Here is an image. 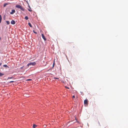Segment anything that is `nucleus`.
<instances>
[{"instance_id": "obj_1", "label": "nucleus", "mask_w": 128, "mask_h": 128, "mask_svg": "<svg viewBox=\"0 0 128 128\" xmlns=\"http://www.w3.org/2000/svg\"><path fill=\"white\" fill-rule=\"evenodd\" d=\"M36 63L35 62H30L27 65V66H29L30 65H32L33 66H35L36 64Z\"/></svg>"}, {"instance_id": "obj_2", "label": "nucleus", "mask_w": 128, "mask_h": 128, "mask_svg": "<svg viewBox=\"0 0 128 128\" xmlns=\"http://www.w3.org/2000/svg\"><path fill=\"white\" fill-rule=\"evenodd\" d=\"M84 104L88 105V100L87 99H86L84 101Z\"/></svg>"}, {"instance_id": "obj_3", "label": "nucleus", "mask_w": 128, "mask_h": 128, "mask_svg": "<svg viewBox=\"0 0 128 128\" xmlns=\"http://www.w3.org/2000/svg\"><path fill=\"white\" fill-rule=\"evenodd\" d=\"M15 12V11L14 10H12V12H10V14H13Z\"/></svg>"}, {"instance_id": "obj_4", "label": "nucleus", "mask_w": 128, "mask_h": 128, "mask_svg": "<svg viewBox=\"0 0 128 128\" xmlns=\"http://www.w3.org/2000/svg\"><path fill=\"white\" fill-rule=\"evenodd\" d=\"M42 38L44 39V41H46V38L45 37H44V34H42Z\"/></svg>"}, {"instance_id": "obj_5", "label": "nucleus", "mask_w": 128, "mask_h": 128, "mask_svg": "<svg viewBox=\"0 0 128 128\" xmlns=\"http://www.w3.org/2000/svg\"><path fill=\"white\" fill-rule=\"evenodd\" d=\"M11 23L12 24H15V22L14 20H12L11 22Z\"/></svg>"}, {"instance_id": "obj_6", "label": "nucleus", "mask_w": 128, "mask_h": 128, "mask_svg": "<svg viewBox=\"0 0 128 128\" xmlns=\"http://www.w3.org/2000/svg\"><path fill=\"white\" fill-rule=\"evenodd\" d=\"M21 10H22V11H24V9L22 7V6H21L20 7V8H19Z\"/></svg>"}, {"instance_id": "obj_7", "label": "nucleus", "mask_w": 128, "mask_h": 128, "mask_svg": "<svg viewBox=\"0 0 128 128\" xmlns=\"http://www.w3.org/2000/svg\"><path fill=\"white\" fill-rule=\"evenodd\" d=\"M21 6L19 5H17L16 6V7L19 8Z\"/></svg>"}, {"instance_id": "obj_8", "label": "nucleus", "mask_w": 128, "mask_h": 128, "mask_svg": "<svg viewBox=\"0 0 128 128\" xmlns=\"http://www.w3.org/2000/svg\"><path fill=\"white\" fill-rule=\"evenodd\" d=\"M8 4V3H5L4 4V5H3V6L4 7L6 6V5H7Z\"/></svg>"}, {"instance_id": "obj_9", "label": "nucleus", "mask_w": 128, "mask_h": 128, "mask_svg": "<svg viewBox=\"0 0 128 128\" xmlns=\"http://www.w3.org/2000/svg\"><path fill=\"white\" fill-rule=\"evenodd\" d=\"M6 22L7 24H10V22L8 21H6Z\"/></svg>"}, {"instance_id": "obj_10", "label": "nucleus", "mask_w": 128, "mask_h": 128, "mask_svg": "<svg viewBox=\"0 0 128 128\" xmlns=\"http://www.w3.org/2000/svg\"><path fill=\"white\" fill-rule=\"evenodd\" d=\"M2 20V17L1 15H0V23H1Z\"/></svg>"}, {"instance_id": "obj_11", "label": "nucleus", "mask_w": 128, "mask_h": 128, "mask_svg": "<svg viewBox=\"0 0 128 128\" xmlns=\"http://www.w3.org/2000/svg\"><path fill=\"white\" fill-rule=\"evenodd\" d=\"M28 25L29 26H30L31 27H32V26L31 25V24L30 23H28Z\"/></svg>"}, {"instance_id": "obj_12", "label": "nucleus", "mask_w": 128, "mask_h": 128, "mask_svg": "<svg viewBox=\"0 0 128 128\" xmlns=\"http://www.w3.org/2000/svg\"><path fill=\"white\" fill-rule=\"evenodd\" d=\"M4 74L0 72V76H2L4 75Z\"/></svg>"}, {"instance_id": "obj_13", "label": "nucleus", "mask_w": 128, "mask_h": 128, "mask_svg": "<svg viewBox=\"0 0 128 128\" xmlns=\"http://www.w3.org/2000/svg\"><path fill=\"white\" fill-rule=\"evenodd\" d=\"M37 126L34 124L32 126V127L33 128H35L36 127V126Z\"/></svg>"}, {"instance_id": "obj_14", "label": "nucleus", "mask_w": 128, "mask_h": 128, "mask_svg": "<svg viewBox=\"0 0 128 128\" xmlns=\"http://www.w3.org/2000/svg\"><path fill=\"white\" fill-rule=\"evenodd\" d=\"M25 19L26 20H28V17L27 16H26L25 17Z\"/></svg>"}, {"instance_id": "obj_15", "label": "nucleus", "mask_w": 128, "mask_h": 128, "mask_svg": "<svg viewBox=\"0 0 128 128\" xmlns=\"http://www.w3.org/2000/svg\"><path fill=\"white\" fill-rule=\"evenodd\" d=\"M3 66L5 67H8V66L6 64H4L3 65Z\"/></svg>"}, {"instance_id": "obj_16", "label": "nucleus", "mask_w": 128, "mask_h": 128, "mask_svg": "<svg viewBox=\"0 0 128 128\" xmlns=\"http://www.w3.org/2000/svg\"><path fill=\"white\" fill-rule=\"evenodd\" d=\"M54 64H54V62L53 64V65H52L53 67H54Z\"/></svg>"}, {"instance_id": "obj_17", "label": "nucleus", "mask_w": 128, "mask_h": 128, "mask_svg": "<svg viewBox=\"0 0 128 128\" xmlns=\"http://www.w3.org/2000/svg\"><path fill=\"white\" fill-rule=\"evenodd\" d=\"M28 10L30 12H32V10L31 8H30V9H28Z\"/></svg>"}, {"instance_id": "obj_18", "label": "nucleus", "mask_w": 128, "mask_h": 128, "mask_svg": "<svg viewBox=\"0 0 128 128\" xmlns=\"http://www.w3.org/2000/svg\"><path fill=\"white\" fill-rule=\"evenodd\" d=\"M54 78L55 79H58V80L59 79L58 78H56V77H54Z\"/></svg>"}, {"instance_id": "obj_19", "label": "nucleus", "mask_w": 128, "mask_h": 128, "mask_svg": "<svg viewBox=\"0 0 128 128\" xmlns=\"http://www.w3.org/2000/svg\"><path fill=\"white\" fill-rule=\"evenodd\" d=\"M32 80L31 79H28L27 80V81H29V80Z\"/></svg>"}, {"instance_id": "obj_20", "label": "nucleus", "mask_w": 128, "mask_h": 128, "mask_svg": "<svg viewBox=\"0 0 128 128\" xmlns=\"http://www.w3.org/2000/svg\"><path fill=\"white\" fill-rule=\"evenodd\" d=\"M14 82V81H11L10 82Z\"/></svg>"}, {"instance_id": "obj_21", "label": "nucleus", "mask_w": 128, "mask_h": 128, "mask_svg": "<svg viewBox=\"0 0 128 128\" xmlns=\"http://www.w3.org/2000/svg\"><path fill=\"white\" fill-rule=\"evenodd\" d=\"M33 32L35 34H37V32H34V30H33Z\"/></svg>"}, {"instance_id": "obj_22", "label": "nucleus", "mask_w": 128, "mask_h": 128, "mask_svg": "<svg viewBox=\"0 0 128 128\" xmlns=\"http://www.w3.org/2000/svg\"><path fill=\"white\" fill-rule=\"evenodd\" d=\"M72 98H75V96H72Z\"/></svg>"}, {"instance_id": "obj_23", "label": "nucleus", "mask_w": 128, "mask_h": 128, "mask_svg": "<svg viewBox=\"0 0 128 128\" xmlns=\"http://www.w3.org/2000/svg\"><path fill=\"white\" fill-rule=\"evenodd\" d=\"M23 67H24V66H23L22 67H21V68H21V69H22V68H23Z\"/></svg>"}, {"instance_id": "obj_24", "label": "nucleus", "mask_w": 128, "mask_h": 128, "mask_svg": "<svg viewBox=\"0 0 128 128\" xmlns=\"http://www.w3.org/2000/svg\"><path fill=\"white\" fill-rule=\"evenodd\" d=\"M1 64H2V63H0V66H1Z\"/></svg>"}, {"instance_id": "obj_25", "label": "nucleus", "mask_w": 128, "mask_h": 128, "mask_svg": "<svg viewBox=\"0 0 128 128\" xmlns=\"http://www.w3.org/2000/svg\"><path fill=\"white\" fill-rule=\"evenodd\" d=\"M67 88L68 89H69V88L68 87H67Z\"/></svg>"}, {"instance_id": "obj_26", "label": "nucleus", "mask_w": 128, "mask_h": 128, "mask_svg": "<svg viewBox=\"0 0 128 128\" xmlns=\"http://www.w3.org/2000/svg\"><path fill=\"white\" fill-rule=\"evenodd\" d=\"M99 124H100V123H99Z\"/></svg>"}, {"instance_id": "obj_27", "label": "nucleus", "mask_w": 128, "mask_h": 128, "mask_svg": "<svg viewBox=\"0 0 128 128\" xmlns=\"http://www.w3.org/2000/svg\"><path fill=\"white\" fill-rule=\"evenodd\" d=\"M108 128V127H107V128Z\"/></svg>"}]
</instances>
